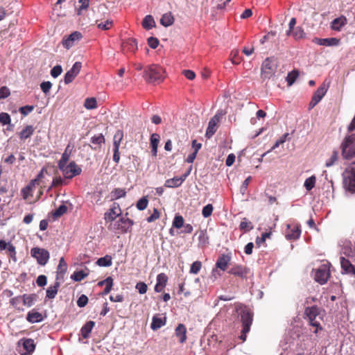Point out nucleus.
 I'll return each mask as SVG.
<instances>
[{
	"label": "nucleus",
	"instance_id": "nucleus-49",
	"mask_svg": "<svg viewBox=\"0 0 355 355\" xmlns=\"http://www.w3.org/2000/svg\"><path fill=\"white\" fill-rule=\"evenodd\" d=\"M167 282L168 277L165 273L162 272L157 276V284L161 286L165 287L166 286Z\"/></svg>",
	"mask_w": 355,
	"mask_h": 355
},
{
	"label": "nucleus",
	"instance_id": "nucleus-48",
	"mask_svg": "<svg viewBox=\"0 0 355 355\" xmlns=\"http://www.w3.org/2000/svg\"><path fill=\"white\" fill-rule=\"evenodd\" d=\"M184 218L181 215H175L173 221V226L177 229H180L184 226Z\"/></svg>",
	"mask_w": 355,
	"mask_h": 355
},
{
	"label": "nucleus",
	"instance_id": "nucleus-64",
	"mask_svg": "<svg viewBox=\"0 0 355 355\" xmlns=\"http://www.w3.org/2000/svg\"><path fill=\"white\" fill-rule=\"evenodd\" d=\"M159 40L154 37H150L148 39V44L151 49H156L159 45Z\"/></svg>",
	"mask_w": 355,
	"mask_h": 355
},
{
	"label": "nucleus",
	"instance_id": "nucleus-52",
	"mask_svg": "<svg viewBox=\"0 0 355 355\" xmlns=\"http://www.w3.org/2000/svg\"><path fill=\"white\" fill-rule=\"evenodd\" d=\"M67 211V207L65 205H61L59 206L58 209L55 210L53 214V216L55 218H59L64 215Z\"/></svg>",
	"mask_w": 355,
	"mask_h": 355
},
{
	"label": "nucleus",
	"instance_id": "nucleus-32",
	"mask_svg": "<svg viewBox=\"0 0 355 355\" xmlns=\"http://www.w3.org/2000/svg\"><path fill=\"white\" fill-rule=\"evenodd\" d=\"M96 24L98 28L104 31L110 30L113 26V21L110 19H107L104 22L96 19Z\"/></svg>",
	"mask_w": 355,
	"mask_h": 355
},
{
	"label": "nucleus",
	"instance_id": "nucleus-41",
	"mask_svg": "<svg viewBox=\"0 0 355 355\" xmlns=\"http://www.w3.org/2000/svg\"><path fill=\"white\" fill-rule=\"evenodd\" d=\"M126 191L123 189L116 188L111 192L112 200H117L120 198L125 197Z\"/></svg>",
	"mask_w": 355,
	"mask_h": 355
},
{
	"label": "nucleus",
	"instance_id": "nucleus-46",
	"mask_svg": "<svg viewBox=\"0 0 355 355\" xmlns=\"http://www.w3.org/2000/svg\"><path fill=\"white\" fill-rule=\"evenodd\" d=\"M316 178L315 176H311L304 182V187L307 191H311L315 185Z\"/></svg>",
	"mask_w": 355,
	"mask_h": 355
},
{
	"label": "nucleus",
	"instance_id": "nucleus-13",
	"mask_svg": "<svg viewBox=\"0 0 355 355\" xmlns=\"http://www.w3.org/2000/svg\"><path fill=\"white\" fill-rule=\"evenodd\" d=\"M82 68V64L80 62H76L72 68L69 70L64 76V83L69 84L71 83L75 78L78 75Z\"/></svg>",
	"mask_w": 355,
	"mask_h": 355
},
{
	"label": "nucleus",
	"instance_id": "nucleus-37",
	"mask_svg": "<svg viewBox=\"0 0 355 355\" xmlns=\"http://www.w3.org/2000/svg\"><path fill=\"white\" fill-rule=\"evenodd\" d=\"M21 300L23 301L24 305L31 307L33 306L34 301L35 300L36 295L34 294L32 295H27L24 294L22 296H21Z\"/></svg>",
	"mask_w": 355,
	"mask_h": 355
},
{
	"label": "nucleus",
	"instance_id": "nucleus-9",
	"mask_svg": "<svg viewBox=\"0 0 355 355\" xmlns=\"http://www.w3.org/2000/svg\"><path fill=\"white\" fill-rule=\"evenodd\" d=\"M58 168L67 179H71L82 172L81 168L74 161L71 162L68 165L59 166Z\"/></svg>",
	"mask_w": 355,
	"mask_h": 355
},
{
	"label": "nucleus",
	"instance_id": "nucleus-11",
	"mask_svg": "<svg viewBox=\"0 0 355 355\" xmlns=\"http://www.w3.org/2000/svg\"><path fill=\"white\" fill-rule=\"evenodd\" d=\"M222 112H217L209 121L208 127L206 130L205 137L208 139L211 138L218 130L221 118Z\"/></svg>",
	"mask_w": 355,
	"mask_h": 355
},
{
	"label": "nucleus",
	"instance_id": "nucleus-5",
	"mask_svg": "<svg viewBox=\"0 0 355 355\" xmlns=\"http://www.w3.org/2000/svg\"><path fill=\"white\" fill-rule=\"evenodd\" d=\"M277 63L271 58H267L262 63L261 66V78L268 80L272 78L277 70Z\"/></svg>",
	"mask_w": 355,
	"mask_h": 355
},
{
	"label": "nucleus",
	"instance_id": "nucleus-58",
	"mask_svg": "<svg viewBox=\"0 0 355 355\" xmlns=\"http://www.w3.org/2000/svg\"><path fill=\"white\" fill-rule=\"evenodd\" d=\"M213 206L211 204H208L206 206H205L202 211V214L205 218H208L210 216L213 211Z\"/></svg>",
	"mask_w": 355,
	"mask_h": 355
},
{
	"label": "nucleus",
	"instance_id": "nucleus-24",
	"mask_svg": "<svg viewBox=\"0 0 355 355\" xmlns=\"http://www.w3.org/2000/svg\"><path fill=\"white\" fill-rule=\"evenodd\" d=\"M341 252L345 256L355 259V245H353L351 242L345 243Z\"/></svg>",
	"mask_w": 355,
	"mask_h": 355
},
{
	"label": "nucleus",
	"instance_id": "nucleus-12",
	"mask_svg": "<svg viewBox=\"0 0 355 355\" xmlns=\"http://www.w3.org/2000/svg\"><path fill=\"white\" fill-rule=\"evenodd\" d=\"M327 91V88L325 85L322 84L320 85L317 90L314 92L312 96L311 101L309 103V110L313 108L323 98Z\"/></svg>",
	"mask_w": 355,
	"mask_h": 355
},
{
	"label": "nucleus",
	"instance_id": "nucleus-30",
	"mask_svg": "<svg viewBox=\"0 0 355 355\" xmlns=\"http://www.w3.org/2000/svg\"><path fill=\"white\" fill-rule=\"evenodd\" d=\"M95 322L94 321L87 322L84 326L81 328L80 332L81 336L84 338H87L89 336V334L94 327Z\"/></svg>",
	"mask_w": 355,
	"mask_h": 355
},
{
	"label": "nucleus",
	"instance_id": "nucleus-7",
	"mask_svg": "<svg viewBox=\"0 0 355 355\" xmlns=\"http://www.w3.org/2000/svg\"><path fill=\"white\" fill-rule=\"evenodd\" d=\"M330 277V264H322L314 270V279L320 284H325Z\"/></svg>",
	"mask_w": 355,
	"mask_h": 355
},
{
	"label": "nucleus",
	"instance_id": "nucleus-15",
	"mask_svg": "<svg viewBox=\"0 0 355 355\" xmlns=\"http://www.w3.org/2000/svg\"><path fill=\"white\" fill-rule=\"evenodd\" d=\"M248 272L249 269L247 267L239 264L232 266V267L228 271V273L242 279L245 278Z\"/></svg>",
	"mask_w": 355,
	"mask_h": 355
},
{
	"label": "nucleus",
	"instance_id": "nucleus-16",
	"mask_svg": "<svg viewBox=\"0 0 355 355\" xmlns=\"http://www.w3.org/2000/svg\"><path fill=\"white\" fill-rule=\"evenodd\" d=\"M313 42L318 45L326 46H338L340 43V39L336 37L330 38H318L315 37Z\"/></svg>",
	"mask_w": 355,
	"mask_h": 355
},
{
	"label": "nucleus",
	"instance_id": "nucleus-43",
	"mask_svg": "<svg viewBox=\"0 0 355 355\" xmlns=\"http://www.w3.org/2000/svg\"><path fill=\"white\" fill-rule=\"evenodd\" d=\"M33 189L34 188L28 184L21 190V196L24 200H27L33 196Z\"/></svg>",
	"mask_w": 355,
	"mask_h": 355
},
{
	"label": "nucleus",
	"instance_id": "nucleus-2",
	"mask_svg": "<svg viewBox=\"0 0 355 355\" xmlns=\"http://www.w3.org/2000/svg\"><path fill=\"white\" fill-rule=\"evenodd\" d=\"M164 71L159 65L151 64L144 70V77L148 83L161 82L164 79Z\"/></svg>",
	"mask_w": 355,
	"mask_h": 355
},
{
	"label": "nucleus",
	"instance_id": "nucleus-45",
	"mask_svg": "<svg viewBox=\"0 0 355 355\" xmlns=\"http://www.w3.org/2000/svg\"><path fill=\"white\" fill-rule=\"evenodd\" d=\"M230 57L232 62L234 64H239L241 61V58L239 56V49L232 50Z\"/></svg>",
	"mask_w": 355,
	"mask_h": 355
},
{
	"label": "nucleus",
	"instance_id": "nucleus-38",
	"mask_svg": "<svg viewBox=\"0 0 355 355\" xmlns=\"http://www.w3.org/2000/svg\"><path fill=\"white\" fill-rule=\"evenodd\" d=\"M24 349L28 353L33 352L35 349L34 340L31 338L25 339L23 342Z\"/></svg>",
	"mask_w": 355,
	"mask_h": 355
},
{
	"label": "nucleus",
	"instance_id": "nucleus-51",
	"mask_svg": "<svg viewBox=\"0 0 355 355\" xmlns=\"http://www.w3.org/2000/svg\"><path fill=\"white\" fill-rule=\"evenodd\" d=\"M148 204V200L147 199V197L144 196L137 201L136 207L139 210L142 211L147 207Z\"/></svg>",
	"mask_w": 355,
	"mask_h": 355
},
{
	"label": "nucleus",
	"instance_id": "nucleus-14",
	"mask_svg": "<svg viewBox=\"0 0 355 355\" xmlns=\"http://www.w3.org/2000/svg\"><path fill=\"white\" fill-rule=\"evenodd\" d=\"M121 214V209L118 203L114 202L112 207L105 214L106 222H113L116 218Z\"/></svg>",
	"mask_w": 355,
	"mask_h": 355
},
{
	"label": "nucleus",
	"instance_id": "nucleus-35",
	"mask_svg": "<svg viewBox=\"0 0 355 355\" xmlns=\"http://www.w3.org/2000/svg\"><path fill=\"white\" fill-rule=\"evenodd\" d=\"M91 141H92V144L94 145L95 146H90V147L92 149L95 150L97 148V146H100L101 144L105 143V137L103 135V134H99L98 135L93 136L91 139Z\"/></svg>",
	"mask_w": 355,
	"mask_h": 355
},
{
	"label": "nucleus",
	"instance_id": "nucleus-44",
	"mask_svg": "<svg viewBox=\"0 0 355 355\" xmlns=\"http://www.w3.org/2000/svg\"><path fill=\"white\" fill-rule=\"evenodd\" d=\"M67 270V264L64 261V257H61L59 261V264L58 266V275H63L65 274Z\"/></svg>",
	"mask_w": 355,
	"mask_h": 355
},
{
	"label": "nucleus",
	"instance_id": "nucleus-4",
	"mask_svg": "<svg viewBox=\"0 0 355 355\" xmlns=\"http://www.w3.org/2000/svg\"><path fill=\"white\" fill-rule=\"evenodd\" d=\"M240 315L242 322V330L240 338L243 341H245L247 337L246 334L249 332L252 323L253 314L247 307H244L241 310Z\"/></svg>",
	"mask_w": 355,
	"mask_h": 355
},
{
	"label": "nucleus",
	"instance_id": "nucleus-39",
	"mask_svg": "<svg viewBox=\"0 0 355 355\" xmlns=\"http://www.w3.org/2000/svg\"><path fill=\"white\" fill-rule=\"evenodd\" d=\"M298 76L299 71L295 69L289 72L286 78L288 85L291 86L295 83Z\"/></svg>",
	"mask_w": 355,
	"mask_h": 355
},
{
	"label": "nucleus",
	"instance_id": "nucleus-23",
	"mask_svg": "<svg viewBox=\"0 0 355 355\" xmlns=\"http://www.w3.org/2000/svg\"><path fill=\"white\" fill-rule=\"evenodd\" d=\"M287 228L288 231L286 233V237L288 240H295L300 236L301 230L299 227H291L290 225H288Z\"/></svg>",
	"mask_w": 355,
	"mask_h": 355
},
{
	"label": "nucleus",
	"instance_id": "nucleus-36",
	"mask_svg": "<svg viewBox=\"0 0 355 355\" xmlns=\"http://www.w3.org/2000/svg\"><path fill=\"white\" fill-rule=\"evenodd\" d=\"M254 226L252 223L249 221L246 218H243L242 221L239 225V228L244 232H250L253 229Z\"/></svg>",
	"mask_w": 355,
	"mask_h": 355
},
{
	"label": "nucleus",
	"instance_id": "nucleus-27",
	"mask_svg": "<svg viewBox=\"0 0 355 355\" xmlns=\"http://www.w3.org/2000/svg\"><path fill=\"white\" fill-rule=\"evenodd\" d=\"M35 129L33 125H26L21 131L19 132V137L21 140H25L31 137L34 133Z\"/></svg>",
	"mask_w": 355,
	"mask_h": 355
},
{
	"label": "nucleus",
	"instance_id": "nucleus-59",
	"mask_svg": "<svg viewBox=\"0 0 355 355\" xmlns=\"http://www.w3.org/2000/svg\"><path fill=\"white\" fill-rule=\"evenodd\" d=\"M289 134L287 132V133H285L284 134L281 138L279 139H278L277 141H276V142L275 143V144L273 145V146L270 148V151L275 150V148H277V147H279V145L284 144L286 140L287 139L288 137Z\"/></svg>",
	"mask_w": 355,
	"mask_h": 355
},
{
	"label": "nucleus",
	"instance_id": "nucleus-63",
	"mask_svg": "<svg viewBox=\"0 0 355 355\" xmlns=\"http://www.w3.org/2000/svg\"><path fill=\"white\" fill-rule=\"evenodd\" d=\"M87 303L88 297L85 295H81L77 300V305L80 308L85 306Z\"/></svg>",
	"mask_w": 355,
	"mask_h": 355
},
{
	"label": "nucleus",
	"instance_id": "nucleus-53",
	"mask_svg": "<svg viewBox=\"0 0 355 355\" xmlns=\"http://www.w3.org/2000/svg\"><path fill=\"white\" fill-rule=\"evenodd\" d=\"M97 263L101 266H110L112 265V258L109 256L99 258Z\"/></svg>",
	"mask_w": 355,
	"mask_h": 355
},
{
	"label": "nucleus",
	"instance_id": "nucleus-21",
	"mask_svg": "<svg viewBox=\"0 0 355 355\" xmlns=\"http://www.w3.org/2000/svg\"><path fill=\"white\" fill-rule=\"evenodd\" d=\"M186 180V175L181 177H175L168 179L165 181L164 186L168 188H175L180 187L182 182Z\"/></svg>",
	"mask_w": 355,
	"mask_h": 355
},
{
	"label": "nucleus",
	"instance_id": "nucleus-25",
	"mask_svg": "<svg viewBox=\"0 0 355 355\" xmlns=\"http://www.w3.org/2000/svg\"><path fill=\"white\" fill-rule=\"evenodd\" d=\"M26 320L31 323L40 322L43 320V316L42 313L33 309L28 313Z\"/></svg>",
	"mask_w": 355,
	"mask_h": 355
},
{
	"label": "nucleus",
	"instance_id": "nucleus-40",
	"mask_svg": "<svg viewBox=\"0 0 355 355\" xmlns=\"http://www.w3.org/2000/svg\"><path fill=\"white\" fill-rule=\"evenodd\" d=\"M338 157L339 155L338 150H334L332 152L330 157L326 161L325 166L331 167V166L334 165L335 163L338 161Z\"/></svg>",
	"mask_w": 355,
	"mask_h": 355
},
{
	"label": "nucleus",
	"instance_id": "nucleus-33",
	"mask_svg": "<svg viewBox=\"0 0 355 355\" xmlns=\"http://www.w3.org/2000/svg\"><path fill=\"white\" fill-rule=\"evenodd\" d=\"M142 26L146 30H150L155 26V21L151 15H146L142 21Z\"/></svg>",
	"mask_w": 355,
	"mask_h": 355
},
{
	"label": "nucleus",
	"instance_id": "nucleus-10",
	"mask_svg": "<svg viewBox=\"0 0 355 355\" xmlns=\"http://www.w3.org/2000/svg\"><path fill=\"white\" fill-rule=\"evenodd\" d=\"M31 254L36 259L37 263L41 266H44L49 261L50 254L48 250L40 248H33L31 250Z\"/></svg>",
	"mask_w": 355,
	"mask_h": 355
},
{
	"label": "nucleus",
	"instance_id": "nucleus-29",
	"mask_svg": "<svg viewBox=\"0 0 355 355\" xmlns=\"http://www.w3.org/2000/svg\"><path fill=\"white\" fill-rule=\"evenodd\" d=\"M89 274V270L88 268H85V270H78L74 272L71 276V278L75 281V282H80L85 277H87Z\"/></svg>",
	"mask_w": 355,
	"mask_h": 355
},
{
	"label": "nucleus",
	"instance_id": "nucleus-60",
	"mask_svg": "<svg viewBox=\"0 0 355 355\" xmlns=\"http://www.w3.org/2000/svg\"><path fill=\"white\" fill-rule=\"evenodd\" d=\"M6 250L8 256L11 257L14 261H16L15 247L11 243L8 244Z\"/></svg>",
	"mask_w": 355,
	"mask_h": 355
},
{
	"label": "nucleus",
	"instance_id": "nucleus-54",
	"mask_svg": "<svg viewBox=\"0 0 355 355\" xmlns=\"http://www.w3.org/2000/svg\"><path fill=\"white\" fill-rule=\"evenodd\" d=\"M164 323L162 320L159 318L153 317V321L151 323V329L153 330H156L159 329L162 326H163Z\"/></svg>",
	"mask_w": 355,
	"mask_h": 355
},
{
	"label": "nucleus",
	"instance_id": "nucleus-62",
	"mask_svg": "<svg viewBox=\"0 0 355 355\" xmlns=\"http://www.w3.org/2000/svg\"><path fill=\"white\" fill-rule=\"evenodd\" d=\"M62 72V68L60 65H56L51 70V75L53 78L58 77Z\"/></svg>",
	"mask_w": 355,
	"mask_h": 355
},
{
	"label": "nucleus",
	"instance_id": "nucleus-6",
	"mask_svg": "<svg viewBox=\"0 0 355 355\" xmlns=\"http://www.w3.org/2000/svg\"><path fill=\"white\" fill-rule=\"evenodd\" d=\"M133 224L134 222L132 220L128 218H121L114 223H112L110 225V229L116 233L123 234L127 232Z\"/></svg>",
	"mask_w": 355,
	"mask_h": 355
},
{
	"label": "nucleus",
	"instance_id": "nucleus-8",
	"mask_svg": "<svg viewBox=\"0 0 355 355\" xmlns=\"http://www.w3.org/2000/svg\"><path fill=\"white\" fill-rule=\"evenodd\" d=\"M320 310L317 306L306 307L304 312L309 320L310 324L315 327V334H317L318 330L322 329L320 323L316 320V317L320 315Z\"/></svg>",
	"mask_w": 355,
	"mask_h": 355
},
{
	"label": "nucleus",
	"instance_id": "nucleus-56",
	"mask_svg": "<svg viewBox=\"0 0 355 355\" xmlns=\"http://www.w3.org/2000/svg\"><path fill=\"white\" fill-rule=\"evenodd\" d=\"M11 122V119L10 115L6 112H1L0 113V123L2 125H8Z\"/></svg>",
	"mask_w": 355,
	"mask_h": 355
},
{
	"label": "nucleus",
	"instance_id": "nucleus-3",
	"mask_svg": "<svg viewBox=\"0 0 355 355\" xmlns=\"http://www.w3.org/2000/svg\"><path fill=\"white\" fill-rule=\"evenodd\" d=\"M343 159H349L355 156V134L346 137L340 146Z\"/></svg>",
	"mask_w": 355,
	"mask_h": 355
},
{
	"label": "nucleus",
	"instance_id": "nucleus-20",
	"mask_svg": "<svg viewBox=\"0 0 355 355\" xmlns=\"http://www.w3.org/2000/svg\"><path fill=\"white\" fill-rule=\"evenodd\" d=\"M340 266L345 273L355 276V267L348 259L340 257Z\"/></svg>",
	"mask_w": 355,
	"mask_h": 355
},
{
	"label": "nucleus",
	"instance_id": "nucleus-57",
	"mask_svg": "<svg viewBox=\"0 0 355 355\" xmlns=\"http://www.w3.org/2000/svg\"><path fill=\"white\" fill-rule=\"evenodd\" d=\"M160 136L157 133H153L150 136V147H158Z\"/></svg>",
	"mask_w": 355,
	"mask_h": 355
},
{
	"label": "nucleus",
	"instance_id": "nucleus-19",
	"mask_svg": "<svg viewBox=\"0 0 355 355\" xmlns=\"http://www.w3.org/2000/svg\"><path fill=\"white\" fill-rule=\"evenodd\" d=\"M231 261V256L229 254H220L216 261V266L218 268H220L223 271L226 270L229 263Z\"/></svg>",
	"mask_w": 355,
	"mask_h": 355
},
{
	"label": "nucleus",
	"instance_id": "nucleus-1",
	"mask_svg": "<svg viewBox=\"0 0 355 355\" xmlns=\"http://www.w3.org/2000/svg\"><path fill=\"white\" fill-rule=\"evenodd\" d=\"M343 184L346 191L355 193V162L346 167L343 174Z\"/></svg>",
	"mask_w": 355,
	"mask_h": 355
},
{
	"label": "nucleus",
	"instance_id": "nucleus-17",
	"mask_svg": "<svg viewBox=\"0 0 355 355\" xmlns=\"http://www.w3.org/2000/svg\"><path fill=\"white\" fill-rule=\"evenodd\" d=\"M121 47L125 53H135L137 49V43L135 39L128 38L122 42Z\"/></svg>",
	"mask_w": 355,
	"mask_h": 355
},
{
	"label": "nucleus",
	"instance_id": "nucleus-22",
	"mask_svg": "<svg viewBox=\"0 0 355 355\" xmlns=\"http://www.w3.org/2000/svg\"><path fill=\"white\" fill-rule=\"evenodd\" d=\"M347 23V18L345 16H340L334 19L331 22V28L334 31H340L341 28Z\"/></svg>",
	"mask_w": 355,
	"mask_h": 355
},
{
	"label": "nucleus",
	"instance_id": "nucleus-50",
	"mask_svg": "<svg viewBox=\"0 0 355 355\" xmlns=\"http://www.w3.org/2000/svg\"><path fill=\"white\" fill-rule=\"evenodd\" d=\"M103 282H105V287L103 290V294L107 295L112 290V288L113 286V279L111 277H108L105 279L103 280Z\"/></svg>",
	"mask_w": 355,
	"mask_h": 355
},
{
	"label": "nucleus",
	"instance_id": "nucleus-28",
	"mask_svg": "<svg viewBox=\"0 0 355 355\" xmlns=\"http://www.w3.org/2000/svg\"><path fill=\"white\" fill-rule=\"evenodd\" d=\"M175 19L171 12L164 14L160 19V24L164 27L173 24Z\"/></svg>",
	"mask_w": 355,
	"mask_h": 355
},
{
	"label": "nucleus",
	"instance_id": "nucleus-34",
	"mask_svg": "<svg viewBox=\"0 0 355 355\" xmlns=\"http://www.w3.org/2000/svg\"><path fill=\"white\" fill-rule=\"evenodd\" d=\"M123 138V132L121 130H118L113 137V148H119L121 141Z\"/></svg>",
	"mask_w": 355,
	"mask_h": 355
},
{
	"label": "nucleus",
	"instance_id": "nucleus-55",
	"mask_svg": "<svg viewBox=\"0 0 355 355\" xmlns=\"http://www.w3.org/2000/svg\"><path fill=\"white\" fill-rule=\"evenodd\" d=\"M202 268V263L200 261H194L190 268V273L198 274Z\"/></svg>",
	"mask_w": 355,
	"mask_h": 355
},
{
	"label": "nucleus",
	"instance_id": "nucleus-26",
	"mask_svg": "<svg viewBox=\"0 0 355 355\" xmlns=\"http://www.w3.org/2000/svg\"><path fill=\"white\" fill-rule=\"evenodd\" d=\"M175 336L179 338L180 343H183L187 340V329L183 324H179L175 328Z\"/></svg>",
	"mask_w": 355,
	"mask_h": 355
},
{
	"label": "nucleus",
	"instance_id": "nucleus-31",
	"mask_svg": "<svg viewBox=\"0 0 355 355\" xmlns=\"http://www.w3.org/2000/svg\"><path fill=\"white\" fill-rule=\"evenodd\" d=\"M59 287L60 283L58 282H55L54 285L50 286L46 290V297L53 299L58 293Z\"/></svg>",
	"mask_w": 355,
	"mask_h": 355
},
{
	"label": "nucleus",
	"instance_id": "nucleus-61",
	"mask_svg": "<svg viewBox=\"0 0 355 355\" xmlns=\"http://www.w3.org/2000/svg\"><path fill=\"white\" fill-rule=\"evenodd\" d=\"M136 289L139 294H144L147 292L148 286L146 283L139 282L136 284Z\"/></svg>",
	"mask_w": 355,
	"mask_h": 355
},
{
	"label": "nucleus",
	"instance_id": "nucleus-42",
	"mask_svg": "<svg viewBox=\"0 0 355 355\" xmlns=\"http://www.w3.org/2000/svg\"><path fill=\"white\" fill-rule=\"evenodd\" d=\"M69 146H67L64 152L62 153L61 159L58 162V166H63V165L67 164V162L69 159V157H70V154H71V150H69Z\"/></svg>",
	"mask_w": 355,
	"mask_h": 355
},
{
	"label": "nucleus",
	"instance_id": "nucleus-18",
	"mask_svg": "<svg viewBox=\"0 0 355 355\" xmlns=\"http://www.w3.org/2000/svg\"><path fill=\"white\" fill-rule=\"evenodd\" d=\"M81 38V33L78 31H75L70 34L67 38L63 39L62 44L65 48L69 49L74 45L75 42L78 41Z\"/></svg>",
	"mask_w": 355,
	"mask_h": 355
},
{
	"label": "nucleus",
	"instance_id": "nucleus-47",
	"mask_svg": "<svg viewBox=\"0 0 355 355\" xmlns=\"http://www.w3.org/2000/svg\"><path fill=\"white\" fill-rule=\"evenodd\" d=\"M84 106L88 109L92 110L97 107V102L95 98H87L85 101Z\"/></svg>",
	"mask_w": 355,
	"mask_h": 355
}]
</instances>
